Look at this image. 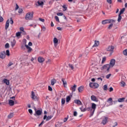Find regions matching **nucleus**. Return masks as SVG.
I'll return each mask as SVG.
<instances>
[{"mask_svg":"<svg viewBox=\"0 0 127 127\" xmlns=\"http://www.w3.org/2000/svg\"><path fill=\"white\" fill-rule=\"evenodd\" d=\"M96 108H97V105L95 103H91V107H89L87 108H84L83 106L80 107L79 109L81 112H86V111H88V112H90L91 116L94 115V113H95V111H96Z\"/></svg>","mask_w":127,"mask_h":127,"instance_id":"f257e3e1","label":"nucleus"},{"mask_svg":"<svg viewBox=\"0 0 127 127\" xmlns=\"http://www.w3.org/2000/svg\"><path fill=\"white\" fill-rule=\"evenodd\" d=\"M25 18L26 20H32L33 18V12H28L26 14Z\"/></svg>","mask_w":127,"mask_h":127,"instance_id":"f03ea898","label":"nucleus"},{"mask_svg":"<svg viewBox=\"0 0 127 127\" xmlns=\"http://www.w3.org/2000/svg\"><path fill=\"white\" fill-rule=\"evenodd\" d=\"M111 66H110V65L109 64H106L104 65L101 68V70L103 71H105L107 72L110 71V69H111Z\"/></svg>","mask_w":127,"mask_h":127,"instance_id":"7ed1b4c3","label":"nucleus"},{"mask_svg":"<svg viewBox=\"0 0 127 127\" xmlns=\"http://www.w3.org/2000/svg\"><path fill=\"white\" fill-rule=\"evenodd\" d=\"M116 21L113 19H106L102 21V24H107V23H115Z\"/></svg>","mask_w":127,"mask_h":127,"instance_id":"20e7f679","label":"nucleus"},{"mask_svg":"<svg viewBox=\"0 0 127 127\" xmlns=\"http://www.w3.org/2000/svg\"><path fill=\"white\" fill-rule=\"evenodd\" d=\"M89 86L91 88H93L94 89L99 88V84L97 83L90 82L89 83Z\"/></svg>","mask_w":127,"mask_h":127,"instance_id":"39448f33","label":"nucleus"},{"mask_svg":"<svg viewBox=\"0 0 127 127\" xmlns=\"http://www.w3.org/2000/svg\"><path fill=\"white\" fill-rule=\"evenodd\" d=\"M115 64H116V60L113 59L111 60L109 65L110 67H111V68H113V67H114V66H115Z\"/></svg>","mask_w":127,"mask_h":127,"instance_id":"423d86ee","label":"nucleus"},{"mask_svg":"<svg viewBox=\"0 0 127 127\" xmlns=\"http://www.w3.org/2000/svg\"><path fill=\"white\" fill-rule=\"evenodd\" d=\"M31 98L32 100H34V101H37V100H38V98H37V96H35V93L33 91H32Z\"/></svg>","mask_w":127,"mask_h":127,"instance_id":"0eeeda50","label":"nucleus"},{"mask_svg":"<svg viewBox=\"0 0 127 127\" xmlns=\"http://www.w3.org/2000/svg\"><path fill=\"white\" fill-rule=\"evenodd\" d=\"M41 114H42V110H37L36 111V109H35V114H34V116L36 117V116H41Z\"/></svg>","mask_w":127,"mask_h":127,"instance_id":"6e6552de","label":"nucleus"},{"mask_svg":"<svg viewBox=\"0 0 127 127\" xmlns=\"http://www.w3.org/2000/svg\"><path fill=\"white\" fill-rule=\"evenodd\" d=\"M43 4H44V3L41 0H39L36 3V5H37V6H42Z\"/></svg>","mask_w":127,"mask_h":127,"instance_id":"1a4fd4ad","label":"nucleus"},{"mask_svg":"<svg viewBox=\"0 0 127 127\" xmlns=\"http://www.w3.org/2000/svg\"><path fill=\"white\" fill-rule=\"evenodd\" d=\"M0 58H1V59H4L5 58V52H1L0 53Z\"/></svg>","mask_w":127,"mask_h":127,"instance_id":"9d476101","label":"nucleus"},{"mask_svg":"<svg viewBox=\"0 0 127 127\" xmlns=\"http://www.w3.org/2000/svg\"><path fill=\"white\" fill-rule=\"evenodd\" d=\"M108 117H104L103 118V120H102V124L105 125H106V124H107L108 123Z\"/></svg>","mask_w":127,"mask_h":127,"instance_id":"9b49d317","label":"nucleus"},{"mask_svg":"<svg viewBox=\"0 0 127 127\" xmlns=\"http://www.w3.org/2000/svg\"><path fill=\"white\" fill-rule=\"evenodd\" d=\"M52 119V116H49L47 117V115H45L44 116L43 120H46L47 122H48V121H50V119Z\"/></svg>","mask_w":127,"mask_h":127,"instance_id":"f8f14e48","label":"nucleus"},{"mask_svg":"<svg viewBox=\"0 0 127 127\" xmlns=\"http://www.w3.org/2000/svg\"><path fill=\"white\" fill-rule=\"evenodd\" d=\"M115 49V47L113 46H109L107 48H106L107 51H113Z\"/></svg>","mask_w":127,"mask_h":127,"instance_id":"ddd939ff","label":"nucleus"},{"mask_svg":"<svg viewBox=\"0 0 127 127\" xmlns=\"http://www.w3.org/2000/svg\"><path fill=\"white\" fill-rule=\"evenodd\" d=\"M38 62H39V63H43V62L45 61V59L43 58V57H39L38 58Z\"/></svg>","mask_w":127,"mask_h":127,"instance_id":"4468645a","label":"nucleus"},{"mask_svg":"<svg viewBox=\"0 0 127 127\" xmlns=\"http://www.w3.org/2000/svg\"><path fill=\"white\" fill-rule=\"evenodd\" d=\"M25 46L26 48H27V49L28 50L27 52L28 53H30L31 52H32V48H31V47L28 46V45H25Z\"/></svg>","mask_w":127,"mask_h":127,"instance_id":"2eb2a0df","label":"nucleus"},{"mask_svg":"<svg viewBox=\"0 0 127 127\" xmlns=\"http://www.w3.org/2000/svg\"><path fill=\"white\" fill-rule=\"evenodd\" d=\"M91 100L94 102H98V98L95 95H92L91 96Z\"/></svg>","mask_w":127,"mask_h":127,"instance_id":"dca6fc26","label":"nucleus"},{"mask_svg":"<svg viewBox=\"0 0 127 127\" xmlns=\"http://www.w3.org/2000/svg\"><path fill=\"white\" fill-rule=\"evenodd\" d=\"M9 26V19H8L5 23V29L6 30L8 28Z\"/></svg>","mask_w":127,"mask_h":127,"instance_id":"f3484780","label":"nucleus"},{"mask_svg":"<svg viewBox=\"0 0 127 127\" xmlns=\"http://www.w3.org/2000/svg\"><path fill=\"white\" fill-rule=\"evenodd\" d=\"M100 45V42L98 41H95L94 44L92 47H98V46Z\"/></svg>","mask_w":127,"mask_h":127,"instance_id":"a211bd4d","label":"nucleus"},{"mask_svg":"<svg viewBox=\"0 0 127 127\" xmlns=\"http://www.w3.org/2000/svg\"><path fill=\"white\" fill-rule=\"evenodd\" d=\"M3 83L8 86L9 85V80L5 78L3 80Z\"/></svg>","mask_w":127,"mask_h":127,"instance_id":"6ab92c4d","label":"nucleus"},{"mask_svg":"<svg viewBox=\"0 0 127 127\" xmlns=\"http://www.w3.org/2000/svg\"><path fill=\"white\" fill-rule=\"evenodd\" d=\"M54 46H55V47H56V46H57L58 44V39H57V38H54Z\"/></svg>","mask_w":127,"mask_h":127,"instance_id":"aec40b11","label":"nucleus"},{"mask_svg":"<svg viewBox=\"0 0 127 127\" xmlns=\"http://www.w3.org/2000/svg\"><path fill=\"white\" fill-rule=\"evenodd\" d=\"M74 103L75 104H76V105H79V106L82 105V102H81L80 100H75Z\"/></svg>","mask_w":127,"mask_h":127,"instance_id":"412c9836","label":"nucleus"},{"mask_svg":"<svg viewBox=\"0 0 127 127\" xmlns=\"http://www.w3.org/2000/svg\"><path fill=\"white\" fill-rule=\"evenodd\" d=\"M77 88V85L74 84L73 86H71L70 90H71L72 92H75L76 91V88Z\"/></svg>","mask_w":127,"mask_h":127,"instance_id":"4be33fe9","label":"nucleus"},{"mask_svg":"<svg viewBox=\"0 0 127 127\" xmlns=\"http://www.w3.org/2000/svg\"><path fill=\"white\" fill-rule=\"evenodd\" d=\"M78 91L79 93H82L84 91V86H81L78 88Z\"/></svg>","mask_w":127,"mask_h":127,"instance_id":"5701e85b","label":"nucleus"},{"mask_svg":"<svg viewBox=\"0 0 127 127\" xmlns=\"http://www.w3.org/2000/svg\"><path fill=\"white\" fill-rule=\"evenodd\" d=\"M15 43H16V41L14 39L12 40V41H11V46L14 47V45H15Z\"/></svg>","mask_w":127,"mask_h":127,"instance_id":"b1692460","label":"nucleus"},{"mask_svg":"<svg viewBox=\"0 0 127 127\" xmlns=\"http://www.w3.org/2000/svg\"><path fill=\"white\" fill-rule=\"evenodd\" d=\"M8 104L9 106H13V105H14V101H13V100H10L9 101Z\"/></svg>","mask_w":127,"mask_h":127,"instance_id":"393cba45","label":"nucleus"},{"mask_svg":"<svg viewBox=\"0 0 127 127\" xmlns=\"http://www.w3.org/2000/svg\"><path fill=\"white\" fill-rule=\"evenodd\" d=\"M107 61V57H103L102 58V61L101 62V64H104L105 63V61Z\"/></svg>","mask_w":127,"mask_h":127,"instance_id":"a878e982","label":"nucleus"},{"mask_svg":"<svg viewBox=\"0 0 127 127\" xmlns=\"http://www.w3.org/2000/svg\"><path fill=\"white\" fill-rule=\"evenodd\" d=\"M70 100H71V97H70V96H66V103H69V101H70Z\"/></svg>","mask_w":127,"mask_h":127,"instance_id":"bb28decb","label":"nucleus"},{"mask_svg":"<svg viewBox=\"0 0 127 127\" xmlns=\"http://www.w3.org/2000/svg\"><path fill=\"white\" fill-rule=\"evenodd\" d=\"M62 81L63 83V85L64 86V87H65V86H66V85H67V82H66V81H65V79L64 78H62Z\"/></svg>","mask_w":127,"mask_h":127,"instance_id":"cd10ccee","label":"nucleus"},{"mask_svg":"<svg viewBox=\"0 0 127 127\" xmlns=\"http://www.w3.org/2000/svg\"><path fill=\"white\" fill-rule=\"evenodd\" d=\"M12 118H13V113H10L7 116V119H11Z\"/></svg>","mask_w":127,"mask_h":127,"instance_id":"c85d7f7f","label":"nucleus"},{"mask_svg":"<svg viewBox=\"0 0 127 127\" xmlns=\"http://www.w3.org/2000/svg\"><path fill=\"white\" fill-rule=\"evenodd\" d=\"M125 99V98H119L118 99V102L119 103H122V102H124Z\"/></svg>","mask_w":127,"mask_h":127,"instance_id":"c756f323","label":"nucleus"},{"mask_svg":"<svg viewBox=\"0 0 127 127\" xmlns=\"http://www.w3.org/2000/svg\"><path fill=\"white\" fill-rule=\"evenodd\" d=\"M111 23V24H110L108 26V29H112V28H113V26L114 25L113 23Z\"/></svg>","mask_w":127,"mask_h":127,"instance_id":"7c9ffc66","label":"nucleus"},{"mask_svg":"<svg viewBox=\"0 0 127 127\" xmlns=\"http://www.w3.org/2000/svg\"><path fill=\"white\" fill-rule=\"evenodd\" d=\"M55 83H56V80L52 79L51 80V85H52V86H54V84H55Z\"/></svg>","mask_w":127,"mask_h":127,"instance_id":"2f4dec72","label":"nucleus"},{"mask_svg":"<svg viewBox=\"0 0 127 127\" xmlns=\"http://www.w3.org/2000/svg\"><path fill=\"white\" fill-rule=\"evenodd\" d=\"M122 15H121L120 14H119V16H118V22H120L121 20H122Z\"/></svg>","mask_w":127,"mask_h":127,"instance_id":"473e14b6","label":"nucleus"},{"mask_svg":"<svg viewBox=\"0 0 127 127\" xmlns=\"http://www.w3.org/2000/svg\"><path fill=\"white\" fill-rule=\"evenodd\" d=\"M120 85L121 87H125V86H126V82L122 81L121 82H120Z\"/></svg>","mask_w":127,"mask_h":127,"instance_id":"72a5a7b5","label":"nucleus"},{"mask_svg":"<svg viewBox=\"0 0 127 127\" xmlns=\"http://www.w3.org/2000/svg\"><path fill=\"white\" fill-rule=\"evenodd\" d=\"M21 35V32H18L16 34V37H19Z\"/></svg>","mask_w":127,"mask_h":127,"instance_id":"f704fd0d","label":"nucleus"},{"mask_svg":"<svg viewBox=\"0 0 127 127\" xmlns=\"http://www.w3.org/2000/svg\"><path fill=\"white\" fill-rule=\"evenodd\" d=\"M108 103H109L111 104V103H113V99L112 98H110L107 100Z\"/></svg>","mask_w":127,"mask_h":127,"instance_id":"c9c22d12","label":"nucleus"},{"mask_svg":"<svg viewBox=\"0 0 127 127\" xmlns=\"http://www.w3.org/2000/svg\"><path fill=\"white\" fill-rule=\"evenodd\" d=\"M63 7L64 8L63 9V11H66V10H67V6H66V5H64L63 6Z\"/></svg>","mask_w":127,"mask_h":127,"instance_id":"e433bc0d","label":"nucleus"},{"mask_svg":"<svg viewBox=\"0 0 127 127\" xmlns=\"http://www.w3.org/2000/svg\"><path fill=\"white\" fill-rule=\"evenodd\" d=\"M125 8H123L121 10L119 14H121V15L123 14V13H124V12H125Z\"/></svg>","mask_w":127,"mask_h":127,"instance_id":"4c0bfd02","label":"nucleus"},{"mask_svg":"<svg viewBox=\"0 0 127 127\" xmlns=\"http://www.w3.org/2000/svg\"><path fill=\"white\" fill-rule=\"evenodd\" d=\"M103 90H104V91H107V90H108V85H105L103 86Z\"/></svg>","mask_w":127,"mask_h":127,"instance_id":"58836bf2","label":"nucleus"},{"mask_svg":"<svg viewBox=\"0 0 127 127\" xmlns=\"http://www.w3.org/2000/svg\"><path fill=\"white\" fill-rule=\"evenodd\" d=\"M123 54H124V55H125L126 56H127V49L123 51Z\"/></svg>","mask_w":127,"mask_h":127,"instance_id":"ea45409f","label":"nucleus"},{"mask_svg":"<svg viewBox=\"0 0 127 127\" xmlns=\"http://www.w3.org/2000/svg\"><path fill=\"white\" fill-rule=\"evenodd\" d=\"M111 76H112V74L110 73L109 74H107L106 76V78L107 79H110V77H111Z\"/></svg>","mask_w":127,"mask_h":127,"instance_id":"a19ab883","label":"nucleus"},{"mask_svg":"<svg viewBox=\"0 0 127 127\" xmlns=\"http://www.w3.org/2000/svg\"><path fill=\"white\" fill-rule=\"evenodd\" d=\"M9 22H10L11 24H13V20H12V18H10V21H9Z\"/></svg>","mask_w":127,"mask_h":127,"instance_id":"79ce46f5","label":"nucleus"},{"mask_svg":"<svg viewBox=\"0 0 127 127\" xmlns=\"http://www.w3.org/2000/svg\"><path fill=\"white\" fill-rule=\"evenodd\" d=\"M68 66H69V68H70L72 70H73V69H74V66H73V64H68Z\"/></svg>","mask_w":127,"mask_h":127,"instance_id":"37998d69","label":"nucleus"},{"mask_svg":"<svg viewBox=\"0 0 127 127\" xmlns=\"http://www.w3.org/2000/svg\"><path fill=\"white\" fill-rule=\"evenodd\" d=\"M65 104V98H63L62 99V105H64Z\"/></svg>","mask_w":127,"mask_h":127,"instance_id":"c03bdc74","label":"nucleus"},{"mask_svg":"<svg viewBox=\"0 0 127 127\" xmlns=\"http://www.w3.org/2000/svg\"><path fill=\"white\" fill-rule=\"evenodd\" d=\"M68 118H69V116H67V117L65 118L64 120V123H66L67 121H68Z\"/></svg>","mask_w":127,"mask_h":127,"instance_id":"a18cd8bd","label":"nucleus"},{"mask_svg":"<svg viewBox=\"0 0 127 127\" xmlns=\"http://www.w3.org/2000/svg\"><path fill=\"white\" fill-rule=\"evenodd\" d=\"M6 55H7V56H9V50H7L6 51Z\"/></svg>","mask_w":127,"mask_h":127,"instance_id":"49530a36","label":"nucleus"},{"mask_svg":"<svg viewBox=\"0 0 127 127\" xmlns=\"http://www.w3.org/2000/svg\"><path fill=\"white\" fill-rule=\"evenodd\" d=\"M55 18L56 21H58V22H59V18L58 17V16H56L55 17Z\"/></svg>","mask_w":127,"mask_h":127,"instance_id":"de8ad7c7","label":"nucleus"},{"mask_svg":"<svg viewBox=\"0 0 127 127\" xmlns=\"http://www.w3.org/2000/svg\"><path fill=\"white\" fill-rule=\"evenodd\" d=\"M57 15H58L59 16H62V15H63V13L59 12V13H57Z\"/></svg>","mask_w":127,"mask_h":127,"instance_id":"09e8293b","label":"nucleus"},{"mask_svg":"<svg viewBox=\"0 0 127 127\" xmlns=\"http://www.w3.org/2000/svg\"><path fill=\"white\" fill-rule=\"evenodd\" d=\"M41 30L42 31H45V30H46V28L44 26H43V27H42Z\"/></svg>","mask_w":127,"mask_h":127,"instance_id":"8fccbe9b","label":"nucleus"},{"mask_svg":"<svg viewBox=\"0 0 127 127\" xmlns=\"http://www.w3.org/2000/svg\"><path fill=\"white\" fill-rule=\"evenodd\" d=\"M9 47V44L6 43L5 45V48H8Z\"/></svg>","mask_w":127,"mask_h":127,"instance_id":"3c124183","label":"nucleus"},{"mask_svg":"<svg viewBox=\"0 0 127 127\" xmlns=\"http://www.w3.org/2000/svg\"><path fill=\"white\" fill-rule=\"evenodd\" d=\"M78 114V113L76 112V111H74L73 113V116L74 117H77V115Z\"/></svg>","mask_w":127,"mask_h":127,"instance_id":"603ef678","label":"nucleus"},{"mask_svg":"<svg viewBox=\"0 0 127 127\" xmlns=\"http://www.w3.org/2000/svg\"><path fill=\"white\" fill-rule=\"evenodd\" d=\"M39 20H40V21H41L42 22H44V21H45V20L44 19H42L41 18H39Z\"/></svg>","mask_w":127,"mask_h":127,"instance_id":"864d4df0","label":"nucleus"},{"mask_svg":"<svg viewBox=\"0 0 127 127\" xmlns=\"http://www.w3.org/2000/svg\"><path fill=\"white\" fill-rule=\"evenodd\" d=\"M18 12L19 13H21V12H22V9L19 8V9H18Z\"/></svg>","mask_w":127,"mask_h":127,"instance_id":"5fc2aeb1","label":"nucleus"},{"mask_svg":"<svg viewBox=\"0 0 127 127\" xmlns=\"http://www.w3.org/2000/svg\"><path fill=\"white\" fill-rule=\"evenodd\" d=\"M11 65H13V63L10 62L8 64V67H10V66H11Z\"/></svg>","mask_w":127,"mask_h":127,"instance_id":"6e6d98bb","label":"nucleus"},{"mask_svg":"<svg viewBox=\"0 0 127 127\" xmlns=\"http://www.w3.org/2000/svg\"><path fill=\"white\" fill-rule=\"evenodd\" d=\"M48 90L49 91H52V87H51L50 86H48Z\"/></svg>","mask_w":127,"mask_h":127,"instance_id":"4d7b16f0","label":"nucleus"},{"mask_svg":"<svg viewBox=\"0 0 127 127\" xmlns=\"http://www.w3.org/2000/svg\"><path fill=\"white\" fill-rule=\"evenodd\" d=\"M117 126H118V123L115 122L114 125L113 126V127H116Z\"/></svg>","mask_w":127,"mask_h":127,"instance_id":"13d9d810","label":"nucleus"},{"mask_svg":"<svg viewBox=\"0 0 127 127\" xmlns=\"http://www.w3.org/2000/svg\"><path fill=\"white\" fill-rule=\"evenodd\" d=\"M43 124H44V121H43L39 125V127H40L41 126H42V125H43Z\"/></svg>","mask_w":127,"mask_h":127,"instance_id":"bf43d9fd","label":"nucleus"},{"mask_svg":"<svg viewBox=\"0 0 127 127\" xmlns=\"http://www.w3.org/2000/svg\"><path fill=\"white\" fill-rule=\"evenodd\" d=\"M19 6H18V5H17V4H16V7L15 8V10H17V9H18Z\"/></svg>","mask_w":127,"mask_h":127,"instance_id":"052dcab7","label":"nucleus"},{"mask_svg":"<svg viewBox=\"0 0 127 127\" xmlns=\"http://www.w3.org/2000/svg\"><path fill=\"white\" fill-rule=\"evenodd\" d=\"M28 112H29V114H30L31 115L32 114V110L29 109Z\"/></svg>","mask_w":127,"mask_h":127,"instance_id":"680f3d73","label":"nucleus"},{"mask_svg":"<svg viewBox=\"0 0 127 127\" xmlns=\"http://www.w3.org/2000/svg\"><path fill=\"white\" fill-rule=\"evenodd\" d=\"M113 91H114V88H113V87H110L109 89V91L113 92Z\"/></svg>","mask_w":127,"mask_h":127,"instance_id":"e2e57ef3","label":"nucleus"},{"mask_svg":"<svg viewBox=\"0 0 127 127\" xmlns=\"http://www.w3.org/2000/svg\"><path fill=\"white\" fill-rule=\"evenodd\" d=\"M107 1L108 2V3H110V4L112 3V0H107Z\"/></svg>","mask_w":127,"mask_h":127,"instance_id":"0e129e2a","label":"nucleus"},{"mask_svg":"<svg viewBox=\"0 0 127 127\" xmlns=\"http://www.w3.org/2000/svg\"><path fill=\"white\" fill-rule=\"evenodd\" d=\"M20 30L21 31H24V28H23V27H20Z\"/></svg>","mask_w":127,"mask_h":127,"instance_id":"69168bd1","label":"nucleus"},{"mask_svg":"<svg viewBox=\"0 0 127 127\" xmlns=\"http://www.w3.org/2000/svg\"><path fill=\"white\" fill-rule=\"evenodd\" d=\"M29 46H32V43L31 42H29L28 43Z\"/></svg>","mask_w":127,"mask_h":127,"instance_id":"338daca9","label":"nucleus"},{"mask_svg":"<svg viewBox=\"0 0 127 127\" xmlns=\"http://www.w3.org/2000/svg\"><path fill=\"white\" fill-rule=\"evenodd\" d=\"M57 29L58 30H62V28H61V27H57Z\"/></svg>","mask_w":127,"mask_h":127,"instance_id":"774afa93","label":"nucleus"}]
</instances>
